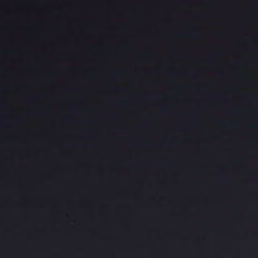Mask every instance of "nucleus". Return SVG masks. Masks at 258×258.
<instances>
[{"mask_svg":"<svg viewBox=\"0 0 258 258\" xmlns=\"http://www.w3.org/2000/svg\"><path fill=\"white\" fill-rule=\"evenodd\" d=\"M190 36L194 38L197 37L198 35L197 31L195 30H192L190 34Z\"/></svg>","mask_w":258,"mask_h":258,"instance_id":"obj_1","label":"nucleus"},{"mask_svg":"<svg viewBox=\"0 0 258 258\" xmlns=\"http://www.w3.org/2000/svg\"><path fill=\"white\" fill-rule=\"evenodd\" d=\"M117 73V72H116V71H114V72H112L111 73V74H112V75H116Z\"/></svg>","mask_w":258,"mask_h":258,"instance_id":"obj_2","label":"nucleus"},{"mask_svg":"<svg viewBox=\"0 0 258 258\" xmlns=\"http://www.w3.org/2000/svg\"><path fill=\"white\" fill-rule=\"evenodd\" d=\"M34 98H35V97H34V96L31 97L29 98V99H33Z\"/></svg>","mask_w":258,"mask_h":258,"instance_id":"obj_3","label":"nucleus"},{"mask_svg":"<svg viewBox=\"0 0 258 258\" xmlns=\"http://www.w3.org/2000/svg\"><path fill=\"white\" fill-rule=\"evenodd\" d=\"M162 110H166V108H164V107L162 108Z\"/></svg>","mask_w":258,"mask_h":258,"instance_id":"obj_4","label":"nucleus"},{"mask_svg":"<svg viewBox=\"0 0 258 258\" xmlns=\"http://www.w3.org/2000/svg\"><path fill=\"white\" fill-rule=\"evenodd\" d=\"M51 77V76H47V78H48V79H50Z\"/></svg>","mask_w":258,"mask_h":258,"instance_id":"obj_5","label":"nucleus"},{"mask_svg":"<svg viewBox=\"0 0 258 258\" xmlns=\"http://www.w3.org/2000/svg\"><path fill=\"white\" fill-rule=\"evenodd\" d=\"M121 102H125V100H124V99L121 100Z\"/></svg>","mask_w":258,"mask_h":258,"instance_id":"obj_6","label":"nucleus"},{"mask_svg":"<svg viewBox=\"0 0 258 258\" xmlns=\"http://www.w3.org/2000/svg\"><path fill=\"white\" fill-rule=\"evenodd\" d=\"M257 40L258 41V39H257Z\"/></svg>","mask_w":258,"mask_h":258,"instance_id":"obj_7","label":"nucleus"}]
</instances>
